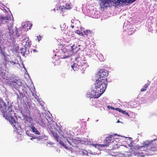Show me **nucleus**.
I'll use <instances>...</instances> for the list:
<instances>
[{
    "label": "nucleus",
    "instance_id": "18",
    "mask_svg": "<svg viewBox=\"0 0 157 157\" xmlns=\"http://www.w3.org/2000/svg\"><path fill=\"white\" fill-rule=\"evenodd\" d=\"M149 84L147 83L145 84V85L143 86V88H142L141 89V91H145L147 90V87L149 85Z\"/></svg>",
    "mask_w": 157,
    "mask_h": 157
},
{
    "label": "nucleus",
    "instance_id": "35",
    "mask_svg": "<svg viewBox=\"0 0 157 157\" xmlns=\"http://www.w3.org/2000/svg\"><path fill=\"white\" fill-rule=\"evenodd\" d=\"M119 122V121H118L117 122Z\"/></svg>",
    "mask_w": 157,
    "mask_h": 157
},
{
    "label": "nucleus",
    "instance_id": "28",
    "mask_svg": "<svg viewBox=\"0 0 157 157\" xmlns=\"http://www.w3.org/2000/svg\"><path fill=\"white\" fill-rule=\"evenodd\" d=\"M121 113H122L123 114H125L126 115H128V113H127L125 111H124L122 110V111L121 112Z\"/></svg>",
    "mask_w": 157,
    "mask_h": 157
},
{
    "label": "nucleus",
    "instance_id": "13",
    "mask_svg": "<svg viewBox=\"0 0 157 157\" xmlns=\"http://www.w3.org/2000/svg\"><path fill=\"white\" fill-rule=\"evenodd\" d=\"M38 122L40 124V125L43 127H45L46 126V124L44 122V121L43 119L41 117L39 118Z\"/></svg>",
    "mask_w": 157,
    "mask_h": 157
},
{
    "label": "nucleus",
    "instance_id": "9",
    "mask_svg": "<svg viewBox=\"0 0 157 157\" xmlns=\"http://www.w3.org/2000/svg\"><path fill=\"white\" fill-rule=\"evenodd\" d=\"M99 77L100 78H102L103 79L107 80V77L108 75V73L105 70H101L99 71Z\"/></svg>",
    "mask_w": 157,
    "mask_h": 157
},
{
    "label": "nucleus",
    "instance_id": "34",
    "mask_svg": "<svg viewBox=\"0 0 157 157\" xmlns=\"http://www.w3.org/2000/svg\"><path fill=\"white\" fill-rule=\"evenodd\" d=\"M71 27H72V28H73L74 27V25H72V26H71Z\"/></svg>",
    "mask_w": 157,
    "mask_h": 157
},
{
    "label": "nucleus",
    "instance_id": "21",
    "mask_svg": "<svg viewBox=\"0 0 157 157\" xmlns=\"http://www.w3.org/2000/svg\"><path fill=\"white\" fill-rule=\"evenodd\" d=\"M58 142H59V144L61 146L65 148L66 149H67V147L65 145H64V144L63 143V141L60 140H59Z\"/></svg>",
    "mask_w": 157,
    "mask_h": 157
},
{
    "label": "nucleus",
    "instance_id": "15",
    "mask_svg": "<svg viewBox=\"0 0 157 157\" xmlns=\"http://www.w3.org/2000/svg\"><path fill=\"white\" fill-rule=\"evenodd\" d=\"M31 128L32 132L35 134L37 135H39L40 134V132L35 128L34 126H32L31 127Z\"/></svg>",
    "mask_w": 157,
    "mask_h": 157
},
{
    "label": "nucleus",
    "instance_id": "16",
    "mask_svg": "<svg viewBox=\"0 0 157 157\" xmlns=\"http://www.w3.org/2000/svg\"><path fill=\"white\" fill-rule=\"evenodd\" d=\"M51 133H52L53 136L54 137L55 139L57 142H59L58 138H59V136L56 133L53 132V131H52Z\"/></svg>",
    "mask_w": 157,
    "mask_h": 157
},
{
    "label": "nucleus",
    "instance_id": "4",
    "mask_svg": "<svg viewBox=\"0 0 157 157\" xmlns=\"http://www.w3.org/2000/svg\"><path fill=\"white\" fill-rule=\"evenodd\" d=\"M75 60L76 63H74L71 66V68L74 71H77L79 69L84 71L88 67L85 58L84 56L76 57Z\"/></svg>",
    "mask_w": 157,
    "mask_h": 157
},
{
    "label": "nucleus",
    "instance_id": "24",
    "mask_svg": "<svg viewBox=\"0 0 157 157\" xmlns=\"http://www.w3.org/2000/svg\"><path fill=\"white\" fill-rule=\"evenodd\" d=\"M53 63L55 66L56 65H59L60 64L59 61L57 60H56V61H54L53 62Z\"/></svg>",
    "mask_w": 157,
    "mask_h": 157
},
{
    "label": "nucleus",
    "instance_id": "6",
    "mask_svg": "<svg viewBox=\"0 0 157 157\" xmlns=\"http://www.w3.org/2000/svg\"><path fill=\"white\" fill-rule=\"evenodd\" d=\"M137 146H139L138 145H136L135 147V149H136V152L134 151L132 149L129 150L128 151H125L124 155L127 156H133L137 155L139 156L140 157H144V156L141 155V152H142V151H138L137 149L136 148V147Z\"/></svg>",
    "mask_w": 157,
    "mask_h": 157
},
{
    "label": "nucleus",
    "instance_id": "27",
    "mask_svg": "<svg viewBox=\"0 0 157 157\" xmlns=\"http://www.w3.org/2000/svg\"><path fill=\"white\" fill-rule=\"evenodd\" d=\"M115 110L117 111H118L119 112H121L122 111V110L121 109L119 108H116L115 109Z\"/></svg>",
    "mask_w": 157,
    "mask_h": 157
},
{
    "label": "nucleus",
    "instance_id": "1",
    "mask_svg": "<svg viewBox=\"0 0 157 157\" xmlns=\"http://www.w3.org/2000/svg\"><path fill=\"white\" fill-rule=\"evenodd\" d=\"M11 108L12 106H7L3 101H0V109L3 116L9 121L13 127L17 128L18 124L14 118V117L16 116V114L14 111L12 110Z\"/></svg>",
    "mask_w": 157,
    "mask_h": 157
},
{
    "label": "nucleus",
    "instance_id": "20",
    "mask_svg": "<svg viewBox=\"0 0 157 157\" xmlns=\"http://www.w3.org/2000/svg\"><path fill=\"white\" fill-rule=\"evenodd\" d=\"M7 74H5L2 75V78L4 80H8L9 79V77H8L7 75Z\"/></svg>",
    "mask_w": 157,
    "mask_h": 157
},
{
    "label": "nucleus",
    "instance_id": "12",
    "mask_svg": "<svg viewBox=\"0 0 157 157\" xmlns=\"http://www.w3.org/2000/svg\"><path fill=\"white\" fill-rule=\"evenodd\" d=\"M23 40L24 41H25L26 43L25 45V46H27L29 47H30V46L32 44L31 42V40L29 39L28 38L25 39Z\"/></svg>",
    "mask_w": 157,
    "mask_h": 157
},
{
    "label": "nucleus",
    "instance_id": "7",
    "mask_svg": "<svg viewBox=\"0 0 157 157\" xmlns=\"http://www.w3.org/2000/svg\"><path fill=\"white\" fill-rule=\"evenodd\" d=\"M119 140L117 138L114 139L113 140L111 144L110 147H112L111 149H115L118 148L119 147L121 149H126V147L123 145H121L120 147L119 145Z\"/></svg>",
    "mask_w": 157,
    "mask_h": 157
},
{
    "label": "nucleus",
    "instance_id": "22",
    "mask_svg": "<svg viewBox=\"0 0 157 157\" xmlns=\"http://www.w3.org/2000/svg\"><path fill=\"white\" fill-rule=\"evenodd\" d=\"M3 23L4 22H8L9 21V18L6 17H3Z\"/></svg>",
    "mask_w": 157,
    "mask_h": 157
},
{
    "label": "nucleus",
    "instance_id": "25",
    "mask_svg": "<svg viewBox=\"0 0 157 157\" xmlns=\"http://www.w3.org/2000/svg\"><path fill=\"white\" fill-rule=\"evenodd\" d=\"M41 40V37L40 36H37V38L36 39V40L39 42L40 40Z\"/></svg>",
    "mask_w": 157,
    "mask_h": 157
},
{
    "label": "nucleus",
    "instance_id": "23",
    "mask_svg": "<svg viewBox=\"0 0 157 157\" xmlns=\"http://www.w3.org/2000/svg\"><path fill=\"white\" fill-rule=\"evenodd\" d=\"M75 33L80 36H83L84 35L83 33L82 32H81L80 30H77L76 31Z\"/></svg>",
    "mask_w": 157,
    "mask_h": 157
},
{
    "label": "nucleus",
    "instance_id": "14",
    "mask_svg": "<svg viewBox=\"0 0 157 157\" xmlns=\"http://www.w3.org/2000/svg\"><path fill=\"white\" fill-rule=\"evenodd\" d=\"M70 55L67 54V51H66L63 53H62L60 55L61 58L65 59L66 58H67L70 57Z\"/></svg>",
    "mask_w": 157,
    "mask_h": 157
},
{
    "label": "nucleus",
    "instance_id": "29",
    "mask_svg": "<svg viewBox=\"0 0 157 157\" xmlns=\"http://www.w3.org/2000/svg\"><path fill=\"white\" fill-rule=\"evenodd\" d=\"M107 107L109 109H111L113 110H114L115 109L114 107L112 106H108Z\"/></svg>",
    "mask_w": 157,
    "mask_h": 157
},
{
    "label": "nucleus",
    "instance_id": "30",
    "mask_svg": "<svg viewBox=\"0 0 157 157\" xmlns=\"http://www.w3.org/2000/svg\"><path fill=\"white\" fill-rule=\"evenodd\" d=\"M8 62L11 63L13 65L15 63V62H12L10 60L9 61H8Z\"/></svg>",
    "mask_w": 157,
    "mask_h": 157
},
{
    "label": "nucleus",
    "instance_id": "10",
    "mask_svg": "<svg viewBox=\"0 0 157 157\" xmlns=\"http://www.w3.org/2000/svg\"><path fill=\"white\" fill-rule=\"evenodd\" d=\"M68 143L73 147H76L79 143V141L75 139H71L67 140Z\"/></svg>",
    "mask_w": 157,
    "mask_h": 157
},
{
    "label": "nucleus",
    "instance_id": "17",
    "mask_svg": "<svg viewBox=\"0 0 157 157\" xmlns=\"http://www.w3.org/2000/svg\"><path fill=\"white\" fill-rule=\"evenodd\" d=\"M65 9L70 10L72 7V6L71 3H66L65 5Z\"/></svg>",
    "mask_w": 157,
    "mask_h": 157
},
{
    "label": "nucleus",
    "instance_id": "3",
    "mask_svg": "<svg viewBox=\"0 0 157 157\" xmlns=\"http://www.w3.org/2000/svg\"><path fill=\"white\" fill-rule=\"evenodd\" d=\"M107 84V80L98 78L95 84V90L90 95V98H96L100 96L105 90Z\"/></svg>",
    "mask_w": 157,
    "mask_h": 157
},
{
    "label": "nucleus",
    "instance_id": "2",
    "mask_svg": "<svg viewBox=\"0 0 157 157\" xmlns=\"http://www.w3.org/2000/svg\"><path fill=\"white\" fill-rule=\"evenodd\" d=\"M138 151H142L141 155L145 156L146 155H153L157 154V144L153 141L148 140L143 141L140 146L136 147Z\"/></svg>",
    "mask_w": 157,
    "mask_h": 157
},
{
    "label": "nucleus",
    "instance_id": "31",
    "mask_svg": "<svg viewBox=\"0 0 157 157\" xmlns=\"http://www.w3.org/2000/svg\"><path fill=\"white\" fill-rule=\"evenodd\" d=\"M33 52H37V50L35 49L33 50Z\"/></svg>",
    "mask_w": 157,
    "mask_h": 157
},
{
    "label": "nucleus",
    "instance_id": "8",
    "mask_svg": "<svg viewBox=\"0 0 157 157\" xmlns=\"http://www.w3.org/2000/svg\"><path fill=\"white\" fill-rule=\"evenodd\" d=\"M80 46L76 44H71L68 46V49L73 53H76L80 49Z\"/></svg>",
    "mask_w": 157,
    "mask_h": 157
},
{
    "label": "nucleus",
    "instance_id": "19",
    "mask_svg": "<svg viewBox=\"0 0 157 157\" xmlns=\"http://www.w3.org/2000/svg\"><path fill=\"white\" fill-rule=\"evenodd\" d=\"M91 32L90 30H87L84 31L83 33L84 35L88 36L89 35L91 34Z\"/></svg>",
    "mask_w": 157,
    "mask_h": 157
},
{
    "label": "nucleus",
    "instance_id": "36",
    "mask_svg": "<svg viewBox=\"0 0 157 157\" xmlns=\"http://www.w3.org/2000/svg\"><path fill=\"white\" fill-rule=\"evenodd\" d=\"M31 140H32V138H31Z\"/></svg>",
    "mask_w": 157,
    "mask_h": 157
},
{
    "label": "nucleus",
    "instance_id": "11",
    "mask_svg": "<svg viewBox=\"0 0 157 157\" xmlns=\"http://www.w3.org/2000/svg\"><path fill=\"white\" fill-rule=\"evenodd\" d=\"M20 52L22 56H25L29 53V51L27 48L25 46H24L20 49Z\"/></svg>",
    "mask_w": 157,
    "mask_h": 157
},
{
    "label": "nucleus",
    "instance_id": "32",
    "mask_svg": "<svg viewBox=\"0 0 157 157\" xmlns=\"http://www.w3.org/2000/svg\"><path fill=\"white\" fill-rule=\"evenodd\" d=\"M61 8V7H59V9H61V10H62V11H63V8Z\"/></svg>",
    "mask_w": 157,
    "mask_h": 157
},
{
    "label": "nucleus",
    "instance_id": "33",
    "mask_svg": "<svg viewBox=\"0 0 157 157\" xmlns=\"http://www.w3.org/2000/svg\"><path fill=\"white\" fill-rule=\"evenodd\" d=\"M157 140V138L156 139H155L154 140V141H155V140Z\"/></svg>",
    "mask_w": 157,
    "mask_h": 157
},
{
    "label": "nucleus",
    "instance_id": "26",
    "mask_svg": "<svg viewBox=\"0 0 157 157\" xmlns=\"http://www.w3.org/2000/svg\"><path fill=\"white\" fill-rule=\"evenodd\" d=\"M3 23V17H0V24Z\"/></svg>",
    "mask_w": 157,
    "mask_h": 157
},
{
    "label": "nucleus",
    "instance_id": "5",
    "mask_svg": "<svg viewBox=\"0 0 157 157\" xmlns=\"http://www.w3.org/2000/svg\"><path fill=\"white\" fill-rule=\"evenodd\" d=\"M114 139V136L113 135H111L106 137L103 141V144H97L96 146H97L98 149L100 148V147H108L109 145H111V144Z\"/></svg>",
    "mask_w": 157,
    "mask_h": 157
}]
</instances>
